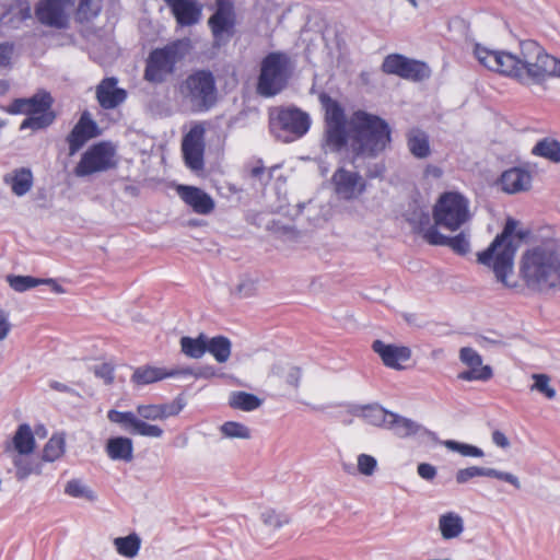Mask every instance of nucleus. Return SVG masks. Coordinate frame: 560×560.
I'll return each mask as SVG.
<instances>
[{
	"label": "nucleus",
	"instance_id": "1",
	"mask_svg": "<svg viewBox=\"0 0 560 560\" xmlns=\"http://www.w3.org/2000/svg\"><path fill=\"white\" fill-rule=\"evenodd\" d=\"M475 56L487 69L515 79L522 84H541L548 78L560 79V59L549 55L537 42L520 43V51L491 50L479 44Z\"/></svg>",
	"mask_w": 560,
	"mask_h": 560
},
{
	"label": "nucleus",
	"instance_id": "2",
	"mask_svg": "<svg viewBox=\"0 0 560 560\" xmlns=\"http://www.w3.org/2000/svg\"><path fill=\"white\" fill-rule=\"evenodd\" d=\"M520 276L530 292L560 291V244L548 241L528 248L520 261Z\"/></svg>",
	"mask_w": 560,
	"mask_h": 560
},
{
	"label": "nucleus",
	"instance_id": "3",
	"mask_svg": "<svg viewBox=\"0 0 560 560\" xmlns=\"http://www.w3.org/2000/svg\"><path fill=\"white\" fill-rule=\"evenodd\" d=\"M350 128L353 162L359 158H375L390 143V128L376 115L357 110L350 119Z\"/></svg>",
	"mask_w": 560,
	"mask_h": 560
},
{
	"label": "nucleus",
	"instance_id": "4",
	"mask_svg": "<svg viewBox=\"0 0 560 560\" xmlns=\"http://www.w3.org/2000/svg\"><path fill=\"white\" fill-rule=\"evenodd\" d=\"M516 229V221L509 219L501 234L497 235L490 246L478 253V262L490 267L495 278L506 288H515L516 282H510L509 277L513 275L514 256L516 246L512 236Z\"/></svg>",
	"mask_w": 560,
	"mask_h": 560
},
{
	"label": "nucleus",
	"instance_id": "5",
	"mask_svg": "<svg viewBox=\"0 0 560 560\" xmlns=\"http://www.w3.org/2000/svg\"><path fill=\"white\" fill-rule=\"evenodd\" d=\"M190 50L189 38L176 39L153 49L145 60L144 80L152 84L164 83L174 74L177 63L185 59Z\"/></svg>",
	"mask_w": 560,
	"mask_h": 560
},
{
	"label": "nucleus",
	"instance_id": "6",
	"mask_svg": "<svg viewBox=\"0 0 560 560\" xmlns=\"http://www.w3.org/2000/svg\"><path fill=\"white\" fill-rule=\"evenodd\" d=\"M54 100L46 91H39L27 98H15L7 112L11 115L23 114L27 117L21 122L20 130L32 129L34 131L49 127L56 119L51 109Z\"/></svg>",
	"mask_w": 560,
	"mask_h": 560
},
{
	"label": "nucleus",
	"instance_id": "7",
	"mask_svg": "<svg viewBox=\"0 0 560 560\" xmlns=\"http://www.w3.org/2000/svg\"><path fill=\"white\" fill-rule=\"evenodd\" d=\"M432 217L434 225L450 232L464 228L472 218L470 202L467 197L457 191H445L436 200ZM428 226H432L430 223Z\"/></svg>",
	"mask_w": 560,
	"mask_h": 560
},
{
	"label": "nucleus",
	"instance_id": "8",
	"mask_svg": "<svg viewBox=\"0 0 560 560\" xmlns=\"http://www.w3.org/2000/svg\"><path fill=\"white\" fill-rule=\"evenodd\" d=\"M179 94L195 113L212 108L218 100L215 79L209 70L190 73L179 85Z\"/></svg>",
	"mask_w": 560,
	"mask_h": 560
},
{
	"label": "nucleus",
	"instance_id": "9",
	"mask_svg": "<svg viewBox=\"0 0 560 560\" xmlns=\"http://www.w3.org/2000/svg\"><path fill=\"white\" fill-rule=\"evenodd\" d=\"M269 126L277 139L289 143L307 133L311 117L295 106L276 107L269 114Z\"/></svg>",
	"mask_w": 560,
	"mask_h": 560
},
{
	"label": "nucleus",
	"instance_id": "10",
	"mask_svg": "<svg viewBox=\"0 0 560 560\" xmlns=\"http://www.w3.org/2000/svg\"><path fill=\"white\" fill-rule=\"evenodd\" d=\"M291 58L281 51L268 54L261 61L257 91L261 96L271 97L287 85L291 74Z\"/></svg>",
	"mask_w": 560,
	"mask_h": 560
},
{
	"label": "nucleus",
	"instance_id": "11",
	"mask_svg": "<svg viewBox=\"0 0 560 560\" xmlns=\"http://www.w3.org/2000/svg\"><path fill=\"white\" fill-rule=\"evenodd\" d=\"M415 232L422 235L423 240L433 246H447L457 255H466L470 250L469 233L462 230L455 236H446L442 234L436 226H428L430 215L424 211H415L409 218Z\"/></svg>",
	"mask_w": 560,
	"mask_h": 560
},
{
	"label": "nucleus",
	"instance_id": "12",
	"mask_svg": "<svg viewBox=\"0 0 560 560\" xmlns=\"http://www.w3.org/2000/svg\"><path fill=\"white\" fill-rule=\"evenodd\" d=\"M116 150L109 142H98L90 147L74 168L79 177L106 172L116 166Z\"/></svg>",
	"mask_w": 560,
	"mask_h": 560
},
{
	"label": "nucleus",
	"instance_id": "13",
	"mask_svg": "<svg viewBox=\"0 0 560 560\" xmlns=\"http://www.w3.org/2000/svg\"><path fill=\"white\" fill-rule=\"evenodd\" d=\"M208 25L215 47H221L230 42L235 27V13L230 0H217V9L209 18Z\"/></svg>",
	"mask_w": 560,
	"mask_h": 560
},
{
	"label": "nucleus",
	"instance_id": "14",
	"mask_svg": "<svg viewBox=\"0 0 560 560\" xmlns=\"http://www.w3.org/2000/svg\"><path fill=\"white\" fill-rule=\"evenodd\" d=\"M382 70L411 81H422L431 75V70L425 62L409 59L399 54L388 55L383 61Z\"/></svg>",
	"mask_w": 560,
	"mask_h": 560
},
{
	"label": "nucleus",
	"instance_id": "15",
	"mask_svg": "<svg viewBox=\"0 0 560 560\" xmlns=\"http://www.w3.org/2000/svg\"><path fill=\"white\" fill-rule=\"evenodd\" d=\"M205 128L198 124L183 137L182 152L185 164L192 171H201L205 167Z\"/></svg>",
	"mask_w": 560,
	"mask_h": 560
},
{
	"label": "nucleus",
	"instance_id": "16",
	"mask_svg": "<svg viewBox=\"0 0 560 560\" xmlns=\"http://www.w3.org/2000/svg\"><path fill=\"white\" fill-rule=\"evenodd\" d=\"M73 4V0H40L36 5L35 14L44 25L66 28L69 23L68 11Z\"/></svg>",
	"mask_w": 560,
	"mask_h": 560
},
{
	"label": "nucleus",
	"instance_id": "17",
	"mask_svg": "<svg viewBox=\"0 0 560 560\" xmlns=\"http://www.w3.org/2000/svg\"><path fill=\"white\" fill-rule=\"evenodd\" d=\"M331 183L337 196L345 200L355 199L366 189L363 177L358 172L348 171L345 167L336 170Z\"/></svg>",
	"mask_w": 560,
	"mask_h": 560
},
{
	"label": "nucleus",
	"instance_id": "18",
	"mask_svg": "<svg viewBox=\"0 0 560 560\" xmlns=\"http://www.w3.org/2000/svg\"><path fill=\"white\" fill-rule=\"evenodd\" d=\"M460 361L469 369L460 372L457 377L462 381H489L493 373L490 365H482L481 355L469 347H464L459 351Z\"/></svg>",
	"mask_w": 560,
	"mask_h": 560
},
{
	"label": "nucleus",
	"instance_id": "19",
	"mask_svg": "<svg viewBox=\"0 0 560 560\" xmlns=\"http://www.w3.org/2000/svg\"><path fill=\"white\" fill-rule=\"evenodd\" d=\"M372 350L378 354L383 364L389 369L402 370L404 363L411 358V349L406 346L385 343L382 340H374Z\"/></svg>",
	"mask_w": 560,
	"mask_h": 560
},
{
	"label": "nucleus",
	"instance_id": "20",
	"mask_svg": "<svg viewBox=\"0 0 560 560\" xmlns=\"http://www.w3.org/2000/svg\"><path fill=\"white\" fill-rule=\"evenodd\" d=\"M476 477L495 478L511 485L516 490L522 488L521 481L516 475L490 467L470 466L458 469L455 475V480L458 485H464Z\"/></svg>",
	"mask_w": 560,
	"mask_h": 560
},
{
	"label": "nucleus",
	"instance_id": "21",
	"mask_svg": "<svg viewBox=\"0 0 560 560\" xmlns=\"http://www.w3.org/2000/svg\"><path fill=\"white\" fill-rule=\"evenodd\" d=\"M182 375H192L198 377L200 374L194 372V370L189 368L185 369H161L150 365L139 366L133 371L131 376V382L136 385H148L166 377H176Z\"/></svg>",
	"mask_w": 560,
	"mask_h": 560
},
{
	"label": "nucleus",
	"instance_id": "22",
	"mask_svg": "<svg viewBox=\"0 0 560 560\" xmlns=\"http://www.w3.org/2000/svg\"><path fill=\"white\" fill-rule=\"evenodd\" d=\"M100 135L97 124L84 112L67 137L70 154L78 152L86 141Z\"/></svg>",
	"mask_w": 560,
	"mask_h": 560
},
{
	"label": "nucleus",
	"instance_id": "23",
	"mask_svg": "<svg viewBox=\"0 0 560 560\" xmlns=\"http://www.w3.org/2000/svg\"><path fill=\"white\" fill-rule=\"evenodd\" d=\"M96 100L104 109H114L127 100V91L118 86L115 77L103 79L96 86Z\"/></svg>",
	"mask_w": 560,
	"mask_h": 560
},
{
	"label": "nucleus",
	"instance_id": "24",
	"mask_svg": "<svg viewBox=\"0 0 560 560\" xmlns=\"http://www.w3.org/2000/svg\"><path fill=\"white\" fill-rule=\"evenodd\" d=\"M177 191L179 197L194 212L207 215L214 210V200L202 189L194 186H178Z\"/></svg>",
	"mask_w": 560,
	"mask_h": 560
},
{
	"label": "nucleus",
	"instance_id": "25",
	"mask_svg": "<svg viewBox=\"0 0 560 560\" xmlns=\"http://www.w3.org/2000/svg\"><path fill=\"white\" fill-rule=\"evenodd\" d=\"M179 26H191L200 21L202 7L197 0H164Z\"/></svg>",
	"mask_w": 560,
	"mask_h": 560
},
{
	"label": "nucleus",
	"instance_id": "26",
	"mask_svg": "<svg viewBox=\"0 0 560 560\" xmlns=\"http://www.w3.org/2000/svg\"><path fill=\"white\" fill-rule=\"evenodd\" d=\"M532 174L522 167H512L502 173L500 185L509 194L528 190L532 186Z\"/></svg>",
	"mask_w": 560,
	"mask_h": 560
},
{
	"label": "nucleus",
	"instance_id": "27",
	"mask_svg": "<svg viewBox=\"0 0 560 560\" xmlns=\"http://www.w3.org/2000/svg\"><path fill=\"white\" fill-rule=\"evenodd\" d=\"M2 180L10 186L13 195L23 197L32 189L34 175L30 167H19L5 174Z\"/></svg>",
	"mask_w": 560,
	"mask_h": 560
},
{
	"label": "nucleus",
	"instance_id": "28",
	"mask_svg": "<svg viewBox=\"0 0 560 560\" xmlns=\"http://www.w3.org/2000/svg\"><path fill=\"white\" fill-rule=\"evenodd\" d=\"M106 453L113 460L129 463L133 458V444L131 439L126 436L112 438L106 443Z\"/></svg>",
	"mask_w": 560,
	"mask_h": 560
},
{
	"label": "nucleus",
	"instance_id": "29",
	"mask_svg": "<svg viewBox=\"0 0 560 560\" xmlns=\"http://www.w3.org/2000/svg\"><path fill=\"white\" fill-rule=\"evenodd\" d=\"M407 147L417 159H427L431 154L430 140L425 131L411 128L407 135Z\"/></svg>",
	"mask_w": 560,
	"mask_h": 560
},
{
	"label": "nucleus",
	"instance_id": "30",
	"mask_svg": "<svg viewBox=\"0 0 560 560\" xmlns=\"http://www.w3.org/2000/svg\"><path fill=\"white\" fill-rule=\"evenodd\" d=\"M347 144L346 125H325L323 148L325 152H339Z\"/></svg>",
	"mask_w": 560,
	"mask_h": 560
},
{
	"label": "nucleus",
	"instance_id": "31",
	"mask_svg": "<svg viewBox=\"0 0 560 560\" xmlns=\"http://www.w3.org/2000/svg\"><path fill=\"white\" fill-rule=\"evenodd\" d=\"M439 529L443 539L457 538L464 532V520L455 512H447L439 517Z\"/></svg>",
	"mask_w": 560,
	"mask_h": 560
},
{
	"label": "nucleus",
	"instance_id": "32",
	"mask_svg": "<svg viewBox=\"0 0 560 560\" xmlns=\"http://www.w3.org/2000/svg\"><path fill=\"white\" fill-rule=\"evenodd\" d=\"M325 110V125H346V115L342 106L327 93L318 96Z\"/></svg>",
	"mask_w": 560,
	"mask_h": 560
},
{
	"label": "nucleus",
	"instance_id": "33",
	"mask_svg": "<svg viewBox=\"0 0 560 560\" xmlns=\"http://www.w3.org/2000/svg\"><path fill=\"white\" fill-rule=\"evenodd\" d=\"M13 447L19 455H28L35 448V438L27 423L20 424L12 439Z\"/></svg>",
	"mask_w": 560,
	"mask_h": 560
},
{
	"label": "nucleus",
	"instance_id": "34",
	"mask_svg": "<svg viewBox=\"0 0 560 560\" xmlns=\"http://www.w3.org/2000/svg\"><path fill=\"white\" fill-rule=\"evenodd\" d=\"M387 428L399 438H407L416 434L420 425L411 419L390 412Z\"/></svg>",
	"mask_w": 560,
	"mask_h": 560
},
{
	"label": "nucleus",
	"instance_id": "35",
	"mask_svg": "<svg viewBox=\"0 0 560 560\" xmlns=\"http://www.w3.org/2000/svg\"><path fill=\"white\" fill-rule=\"evenodd\" d=\"M113 544L118 555L133 559L141 548V538L138 534L131 533L128 536L115 538Z\"/></svg>",
	"mask_w": 560,
	"mask_h": 560
},
{
	"label": "nucleus",
	"instance_id": "36",
	"mask_svg": "<svg viewBox=\"0 0 560 560\" xmlns=\"http://www.w3.org/2000/svg\"><path fill=\"white\" fill-rule=\"evenodd\" d=\"M229 405L233 409L253 411L262 405V400L254 394L246 392H232L229 397Z\"/></svg>",
	"mask_w": 560,
	"mask_h": 560
},
{
	"label": "nucleus",
	"instance_id": "37",
	"mask_svg": "<svg viewBox=\"0 0 560 560\" xmlns=\"http://www.w3.org/2000/svg\"><path fill=\"white\" fill-rule=\"evenodd\" d=\"M532 153L552 163H560V142L552 138H544L534 145Z\"/></svg>",
	"mask_w": 560,
	"mask_h": 560
},
{
	"label": "nucleus",
	"instance_id": "38",
	"mask_svg": "<svg viewBox=\"0 0 560 560\" xmlns=\"http://www.w3.org/2000/svg\"><path fill=\"white\" fill-rule=\"evenodd\" d=\"M103 8V0H79L74 19L79 23H88L97 18Z\"/></svg>",
	"mask_w": 560,
	"mask_h": 560
},
{
	"label": "nucleus",
	"instance_id": "39",
	"mask_svg": "<svg viewBox=\"0 0 560 560\" xmlns=\"http://www.w3.org/2000/svg\"><path fill=\"white\" fill-rule=\"evenodd\" d=\"M231 341L224 336L207 338V351L211 353L219 363H224L231 355Z\"/></svg>",
	"mask_w": 560,
	"mask_h": 560
},
{
	"label": "nucleus",
	"instance_id": "40",
	"mask_svg": "<svg viewBox=\"0 0 560 560\" xmlns=\"http://www.w3.org/2000/svg\"><path fill=\"white\" fill-rule=\"evenodd\" d=\"M32 16V10L27 2L15 0L9 4L0 18L2 23H11L15 19L19 23Z\"/></svg>",
	"mask_w": 560,
	"mask_h": 560
},
{
	"label": "nucleus",
	"instance_id": "41",
	"mask_svg": "<svg viewBox=\"0 0 560 560\" xmlns=\"http://www.w3.org/2000/svg\"><path fill=\"white\" fill-rule=\"evenodd\" d=\"M180 348L185 355L199 359L207 352V337L203 334L197 338L182 337Z\"/></svg>",
	"mask_w": 560,
	"mask_h": 560
},
{
	"label": "nucleus",
	"instance_id": "42",
	"mask_svg": "<svg viewBox=\"0 0 560 560\" xmlns=\"http://www.w3.org/2000/svg\"><path fill=\"white\" fill-rule=\"evenodd\" d=\"M389 411L377 405L361 407V417L370 424L386 425L389 419Z\"/></svg>",
	"mask_w": 560,
	"mask_h": 560
},
{
	"label": "nucleus",
	"instance_id": "43",
	"mask_svg": "<svg viewBox=\"0 0 560 560\" xmlns=\"http://www.w3.org/2000/svg\"><path fill=\"white\" fill-rule=\"evenodd\" d=\"M107 419L113 423L119 424L122 430L132 434L138 416L132 411H118L110 409L107 412Z\"/></svg>",
	"mask_w": 560,
	"mask_h": 560
},
{
	"label": "nucleus",
	"instance_id": "44",
	"mask_svg": "<svg viewBox=\"0 0 560 560\" xmlns=\"http://www.w3.org/2000/svg\"><path fill=\"white\" fill-rule=\"evenodd\" d=\"M65 438L62 435H52L45 444L42 458L45 462H55L65 453Z\"/></svg>",
	"mask_w": 560,
	"mask_h": 560
},
{
	"label": "nucleus",
	"instance_id": "45",
	"mask_svg": "<svg viewBox=\"0 0 560 560\" xmlns=\"http://www.w3.org/2000/svg\"><path fill=\"white\" fill-rule=\"evenodd\" d=\"M220 431L228 439H250V429L245 424L236 421H226L220 427Z\"/></svg>",
	"mask_w": 560,
	"mask_h": 560
},
{
	"label": "nucleus",
	"instance_id": "46",
	"mask_svg": "<svg viewBox=\"0 0 560 560\" xmlns=\"http://www.w3.org/2000/svg\"><path fill=\"white\" fill-rule=\"evenodd\" d=\"M442 444L448 451L456 452L465 457H482L485 455L480 447L455 440H445Z\"/></svg>",
	"mask_w": 560,
	"mask_h": 560
},
{
	"label": "nucleus",
	"instance_id": "47",
	"mask_svg": "<svg viewBox=\"0 0 560 560\" xmlns=\"http://www.w3.org/2000/svg\"><path fill=\"white\" fill-rule=\"evenodd\" d=\"M9 285L16 292H24L44 283V279L32 276H13L7 277Z\"/></svg>",
	"mask_w": 560,
	"mask_h": 560
},
{
	"label": "nucleus",
	"instance_id": "48",
	"mask_svg": "<svg viewBox=\"0 0 560 560\" xmlns=\"http://www.w3.org/2000/svg\"><path fill=\"white\" fill-rule=\"evenodd\" d=\"M163 433L164 431L161 427L156 424H150L144 420L138 418L132 434L159 439L163 435Z\"/></svg>",
	"mask_w": 560,
	"mask_h": 560
},
{
	"label": "nucleus",
	"instance_id": "49",
	"mask_svg": "<svg viewBox=\"0 0 560 560\" xmlns=\"http://www.w3.org/2000/svg\"><path fill=\"white\" fill-rule=\"evenodd\" d=\"M13 464L16 468L15 476L19 480H24L30 475L34 472H39L37 467L31 460L22 457V455L15 456L13 459Z\"/></svg>",
	"mask_w": 560,
	"mask_h": 560
},
{
	"label": "nucleus",
	"instance_id": "50",
	"mask_svg": "<svg viewBox=\"0 0 560 560\" xmlns=\"http://www.w3.org/2000/svg\"><path fill=\"white\" fill-rule=\"evenodd\" d=\"M535 383L530 386L532 390L544 394L548 399L556 397V390L549 385L550 378L546 374H533Z\"/></svg>",
	"mask_w": 560,
	"mask_h": 560
},
{
	"label": "nucleus",
	"instance_id": "51",
	"mask_svg": "<svg viewBox=\"0 0 560 560\" xmlns=\"http://www.w3.org/2000/svg\"><path fill=\"white\" fill-rule=\"evenodd\" d=\"M65 493L72 498L93 499V492L89 490L80 480L71 479L65 487Z\"/></svg>",
	"mask_w": 560,
	"mask_h": 560
},
{
	"label": "nucleus",
	"instance_id": "52",
	"mask_svg": "<svg viewBox=\"0 0 560 560\" xmlns=\"http://www.w3.org/2000/svg\"><path fill=\"white\" fill-rule=\"evenodd\" d=\"M262 523L267 526H270L275 529L282 527L284 524L289 523V518L280 513H277L275 510H266L261 513L260 516Z\"/></svg>",
	"mask_w": 560,
	"mask_h": 560
},
{
	"label": "nucleus",
	"instance_id": "53",
	"mask_svg": "<svg viewBox=\"0 0 560 560\" xmlns=\"http://www.w3.org/2000/svg\"><path fill=\"white\" fill-rule=\"evenodd\" d=\"M377 467V460L368 454H360L358 456L357 470L364 476H372Z\"/></svg>",
	"mask_w": 560,
	"mask_h": 560
},
{
	"label": "nucleus",
	"instance_id": "54",
	"mask_svg": "<svg viewBox=\"0 0 560 560\" xmlns=\"http://www.w3.org/2000/svg\"><path fill=\"white\" fill-rule=\"evenodd\" d=\"M184 406L185 404L182 398H176L175 400L168 404L159 405L161 420L177 416L183 410Z\"/></svg>",
	"mask_w": 560,
	"mask_h": 560
},
{
	"label": "nucleus",
	"instance_id": "55",
	"mask_svg": "<svg viewBox=\"0 0 560 560\" xmlns=\"http://www.w3.org/2000/svg\"><path fill=\"white\" fill-rule=\"evenodd\" d=\"M136 415L142 420H161L159 405H138L136 408Z\"/></svg>",
	"mask_w": 560,
	"mask_h": 560
},
{
	"label": "nucleus",
	"instance_id": "56",
	"mask_svg": "<svg viewBox=\"0 0 560 560\" xmlns=\"http://www.w3.org/2000/svg\"><path fill=\"white\" fill-rule=\"evenodd\" d=\"M93 373L96 377L103 380L106 385L114 382V368L109 363H101L93 366Z\"/></svg>",
	"mask_w": 560,
	"mask_h": 560
},
{
	"label": "nucleus",
	"instance_id": "57",
	"mask_svg": "<svg viewBox=\"0 0 560 560\" xmlns=\"http://www.w3.org/2000/svg\"><path fill=\"white\" fill-rule=\"evenodd\" d=\"M13 54V46L3 43L0 44V69L5 68L10 65L11 58Z\"/></svg>",
	"mask_w": 560,
	"mask_h": 560
},
{
	"label": "nucleus",
	"instance_id": "58",
	"mask_svg": "<svg viewBox=\"0 0 560 560\" xmlns=\"http://www.w3.org/2000/svg\"><path fill=\"white\" fill-rule=\"evenodd\" d=\"M417 471L418 475L424 480H433L436 476V468L428 463L419 464Z\"/></svg>",
	"mask_w": 560,
	"mask_h": 560
},
{
	"label": "nucleus",
	"instance_id": "59",
	"mask_svg": "<svg viewBox=\"0 0 560 560\" xmlns=\"http://www.w3.org/2000/svg\"><path fill=\"white\" fill-rule=\"evenodd\" d=\"M11 329L7 314L0 310V340L7 338Z\"/></svg>",
	"mask_w": 560,
	"mask_h": 560
},
{
	"label": "nucleus",
	"instance_id": "60",
	"mask_svg": "<svg viewBox=\"0 0 560 560\" xmlns=\"http://www.w3.org/2000/svg\"><path fill=\"white\" fill-rule=\"evenodd\" d=\"M49 387L51 389H54V390H57V392L67 393V394H70V395H73V396H78V397L80 396L79 393L75 389L67 386L63 383L57 382V381H50L49 382Z\"/></svg>",
	"mask_w": 560,
	"mask_h": 560
},
{
	"label": "nucleus",
	"instance_id": "61",
	"mask_svg": "<svg viewBox=\"0 0 560 560\" xmlns=\"http://www.w3.org/2000/svg\"><path fill=\"white\" fill-rule=\"evenodd\" d=\"M492 442L499 446V447H502V448H506L510 446V441L509 439L506 438V435L499 431V430H495L493 433H492Z\"/></svg>",
	"mask_w": 560,
	"mask_h": 560
},
{
	"label": "nucleus",
	"instance_id": "62",
	"mask_svg": "<svg viewBox=\"0 0 560 560\" xmlns=\"http://www.w3.org/2000/svg\"><path fill=\"white\" fill-rule=\"evenodd\" d=\"M301 377V370L299 368H292L288 375V383L298 386Z\"/></svg>",
	"mask_w": 560,
	"mask_h": 560
},
{
	"label": "nucleus",
	"instance_id": "63",
	"mask_svg": "<svg viewBox=\"0 0 560 560\" xmlns=\"http://www.w3.org/2000/svg\"><path fill=\"white\" fill-rule=\"evenodd\" d=\"M384 170H385L384 165L376 164L373 170H369L368 176L370 178L378 177V176H381L383 174Z\"/></svg>",
	"mask_w": 560,
	"mask_h": 560
},
{
	"label": "nucleus",
	"instance_id": "64",
	"mask_svg": "<svg viewBox=\"0 0 560 560\" xmlns=\"http://www.w3.org/2000/svg\"><path fill=\"white\" fill-rule=\"evenodd\" d=\"M43 284L50 285L52 288V291H55L56 293H63L65 292L62 287L59 285L54 279H44V283Z\"/></svg>",
	"mask_w": 560,
	"mask_h": 560
}]
</instances>
